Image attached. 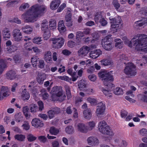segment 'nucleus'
Wrapping results in <instances>:
<instances>
[{"mask_svg":"<svg viewBox=\"0 0 147 147\" xmlns=\"http://www.w3.org/2000/svg\"><path fill=\"white\" fill-rule=\"evenodd\" d=\"M88 78L89 80L91 81L94 82L96 80V77L94 74H91L88 76Z\"/></svg>","mask_w":147,"mask_h":147,"instance_id":"obj_59","label":"nucleus"},{"mask_svg":"<svg viewBox=\"0 0 147 147\" xmlns=\"http://www.w3.org/2000/svg\"><path fill=\"white\" fill-rule=\"evenodd\" d=\"M41 92H42V98L45 100L47 99L49 97V95L48 93L45 92V90L44 89L41 90Z\"/></svg>","mask_w":147,"mask_h":147,"instance_id":"obj_45","label":"nucleus"},{"mask_svg":"<svg viewBox=\"0 0 147 147\" xmlns=\"http://www.w3.org/2000/svg\"><path fill=\"white\" fill-rule=\"evenodd\" d=\"M119 60L120 61H123V63L124 64L125 63V62H124V61H128V58L125 55L122 54L120 55L119 56Z\"/></svg>","mask_w":147,"mask_h":147,"instance_id":"obj_46","label":"nucleus"},{"mask_svg":"<svg viewBox=\"0 0 147 147\" xmlns=\"http://www.w3.org/2000/svg\"><path fill=\"white\" fill-rule=\"evenodd\" d=\"M41 25L42 31H44L49 30L48 28V22L46 20H43L42 22Z\"/></svg>","mask_w":147,"mask_h":147,"instance_id":"obj_28","label":"nucleus"},{"mask_svg":"<svg viewBox=\"0 0 147 147\" xmlns=\"http://www.w3.org/2000/svg\"><path fill=\"white\" fill-rule=\"evenodd\" d=\"M12 34L15 41H20L23 40L22 34L19 29H14L13 31Z\"/></svg>","mask_w":147,"mask_h":147,"instance_id":"obj_10","label":"nucleus"},{"mask_svg":"<svg viewBox=\"0 0 147 147\" xmlns=\"http://www.w3.org/2000/svg\"><path fill=\"white\" fill-rule=\"evenodd\" d=\"M41 37H35L33 40V42L37 44H39L41 43L42 41Z\"/></svg>","mask_w":147,"mask_h":147,"instance_id":"obj_50","label":"nucleus"},{"mask_svg":"<svg viewBox=\"0 0 147 147\" xmlns=\"http://www.w3.org/2000/svg\"><path fill=\"white\" fill-rule=\"evenodd\" d=\"M114 41L116 42L115 47L117 48L121 49L122 48L123 43L120 39L119 38L115 39Z\"/></svg>","mask_w":147,"mask_h":147,"instance_id":"obj_30","label":"nucleus"},{"mask_svg":"<svg viewBox=\"0 0 147 147\" xmlns=\"http://www.w3.org/2000/svg\"><path fill=\"white\" fill-rule=\"evenodd\" d=\"M140 134L143 136H147V129L145 128H142L139 131Z\"/></svg>","mask_w":147,"mask_h":147,"instance_id":"obj_52","label":"nucleus"},{"mask_svg":"<svg viewBox=\"0 0 147 147\" xmlns=\"http://www.w3.org/2000/svg\"><path fill=\"white\" fill-rule=\"evenodd\" d=\"M36 78L38 82L40 84H42L46 78V77L44 74H40L38 75Z\"/></svg>","mask_w":147,"mask_h":147,"instance_id":"obj_27","label":"nucleus"},{"mask_svg":"<svg viewBox=\"0 0 147 147\" xmlns=\"http://www.w3.org/2000/svg\"><path fill=\"white\" fill-rule=\"evenodd\" d=\"M78 88L80 90L86 87V83L84 80H82L78 84Z\"/></svg>","mask_w":147,"mask_h":147,"instance_id":"obj_33","label":"nucleus"},{"mask_svg":"<svg viewBox=\"0 0 147 147\" xmlns=\"http://www.w3.org/2000/svg\"><path fill=\"white\" fill-rule=\"evenodd\" d=\"M30 111L32 113H34L38 110V108L36 105L32 104L30 105Z\"/></svg>","mask_w":147,"mask_h":147,"instance_id":"obj_40","label":"nucleus"},{"mask_svg":"<svg viewBox=\"0 0 147 147\" xmlns=\"http://www.w3.org/2000/svg\"><path fill=\"white\" fill-rule=\"evenodd\" d=\"M36 138L31 134L28 135L27 136V139L28 141L32 142L36 140Z\"/></svg>","mask_w":147,"mask_h":147,"instance_id":"obj_49","label":"nucleus"},{"mask_svg":"<svg viewBox=\"0 0 147 147\" xmlns=\"http://www.w3.org/2000/svg\"><path fill=\"white\" fill-rule=\"evenodd\" d=\"M98 129L99 131L103 134L111 136L114 135L113 132L104 121H100L98 123Z\"/></svg>","mask_w":147,"mask_h":147,"instance_id":"obj_4","label":"nucleus"},{"mask_svg":"<svg viewBox=\"0 0 147 147\" xmlns=\"http://www.w3.org/2000/svg\"><path fill=\"white\" fill-rule=\"evenodd\" d=\"M135 66L132 63H128L124 69V72L126 74L130 76H134L136 74Z\"/></svg>","mask_w":147,"mask_h":147,"instance_id":"obj_6","label":"nucleus"},{"mask_svg":"<svg viewBox=\"0 0 147 147\" xmlns=\"http://www.w3.org/2000/svg\"><path fill=\"white\" fill-rule=\"evenodd\" d=\"M65 131L68 134H72L74 132V128L71 126H68L65 128Z\"/></svg>","mask_w":147,"mask_h":147,"instance_id":"obj_41","label":"nucleus"},{"mask_svg":"<svg viewBox=\"0 0 147 147\" xmlns=\"http://www.w3.org/2000/svg\"><path fill=\"white\" fill-rule=\"evenodd\" d=\"M32 123L33 126L36 127H42L43 126L42 121L38 119H35L32 120Z\"/></svg>","mask_w":147,"mask_h":147,"instance_id":"obj_17","label":"nucleus"},{"mask_svg":"<svg viewBox=\"0 0 147 147\" xmlns=\"http://www.w3.org/2000/svg\"><path fill=\"white\" fill-rule=\"evenodd\" d=\"M38 61V67L40 68H44L45 65L44 61L43 60H39Z\"/></svg>","mask_w":147,"mask_h":147,"instance_id":"obj_62","label":"nucleus"},{"mask_svg":"<svg viewBox=\"0 0 147 147\" xmlns=\"http://www.w3.org/2000/svg\"><path fill=\"white\" fill-rule=\"evenodd\" d=\"M22 127L24 129L26 130H28L29 129L30 126L29 125V123L28 121H25L24 122V123L22 125Z\"/></svg>","mask_w":147,"mask_h":147,"instance_id":"obj_48","label":"nucleus"},{"mask_svg":"<svg viewBox=\"0 0 147 147\" xmlns=\"http://www.w3.org/2000/svg\"><path fill=\"white\" fill-rule=\"evenodd\" d=\"M105 109V104L102 102L99 103L96 110V115L98 117H102L104 116Z\"/></svg>","mask_w":147,"mask_h":147,"instance_id":"obj_8","label":"nucleus"},{"mask_svg":"<svg viewBox=\"0 0 147 147\" xmlns=\"http://www.w3.org/2000/svg\"><path fill=\"white\" fill-rule=\"evenodd\" d=\"M102 53V51L100 49H96L91 51L89 56L90 57L93 59H96Z\"/></svg>","mask_w":147,"mask_h":147,"instance_id":"obj_16","label":"nucleus"},{"mask_svg":"<svg viewBox=\"0 0 147 147\" xmlns=\"http://www.w3.org/2000/svg\"><path fill=\"white\" fill-rule=\"evenodd\" d=\"M87 142L89 145L92 146H95L99 143L98 140L96 138L92 136L88 138Z\"/></svg>","mask_w":147,"mask_h":147,"instance_id":"obj_14","label":"nucleus"},{"mask_svg":"<svg viewBox=\"0 0 147 147\" xmlns=\"http://www.w3.org/2000/svg\"><path fill=\"white\" fill-rule=\"evenodd\" d=\"M32 49L34 53H36V54H39L41 52L40 50L36 47H33Z\"/></svg>","mask_w":147,"mask_h":147,"instance_id":"obj_63","label":"nucleus"},{"mask_svg":"<svg viewBox=\"0 0 147 147\" xmlns=\"http://www.w3.org/2000/svg\"><path fill=\"white\" fill-rule=\"evenodd\" d=\"M29 7V5L27 3H26L21 6L19 8V9L21 11H24L26 8H28Z\"/></svg>","mask_w":147,"mask_h":147,"instance_id":"obj_54","label":"nucleus"},{"mask_svg":"<svg viewBox=\"0 0 147 147\" xmlns=\"http://www.w3.org/2000/svg\"><path fill=\"white\" fill-rule=\"evenodd\" d=\"M84 116L85 118L90 120L92 117V113L90 109H87L84 110L83 112Z\"/></svg>","mask_w":147,"mask_h":147,"instance_id":"obj_21","label":"nucleus"},{"mask_svg":"<svg viewBox=\"0 0 147 147\" xmlns=\"http://www.w3.org/2000/svg\"><path fill=\"white\" fill-rule=\"evenodd\" d=\"M71 12L70 11H68L67 13V14L65 16V20L66 22H68L69 21L71 20Z\"/></svg>","mask_w":147,"mask_h":147,"instance_id":"obj_44","label":"nucleus"},{"mask_svg":"<svg viewBox=\"0 0 147 147\" xmlns=\"http://www.w3.org/2000/svg\"><path fill=\"white\" fill-rule=\"evenodd\" d=\"M75 127L78 131L84 133L87 132L88 128L83 123H80L75 124Z\"/></svg>","mask_w":147,"mask_h":147,"instance_id":"obj_13","label":"nucleus"},{"mask_svg":"<svg viewBox=\"0 0 147 147\" xmlns=\"http://www.w3.org/2000/svg\"><path fill=\"white\" fill-rule=\"evenodd\" d=\"M29 110V109L27 106L24 107L23 108V112L27 119L29 118L30 116V115L28 114Z\"/></svg>","mask_w":147,"mask_h":147,"instance_id":"obj_39","label":"nucleus"},{"mask_svg":"<svg viewBox=\"0 0 147 147\" xmlns=\"http://www.w3.org/2000/svg\"><path fill=\"white\" fill-rule=\"evenodd\" d=\"M16 120L18 122L22 121L23 120V117L21 113H16L15 116Z\"/></svg>","mask_w":147,"mask_h":147,"instance_id":"obj_34","label":"nucleus"},{"mask_svg":"<svg viewBox=\"0 0 147 147\" xmlns=\"http://www.w3.org/2000/svg\"><path fill=\"white\" fill-rule=\"evenodd\" d=\"M9 90L7 87L2 86L1 88L0 100H2L4 97H7L9 95Z\"/></svg>","mask_w":147,"mask_h":147,"instance_id":"obj_11","label":"nucleus"},{"mask_svg":"<svg viewBox=\"0 0 147 147\" xmlns=\"http://www.w3.org/2000/svg\"><path fill=\"white\" fill-rule=\"evenodd\" d=\"M113 3L114 6L116 9H118L120 7V5L118 3L117 0H113Z\"/></svg>","mask_w":147,"mask_h":147,"instance_id":"obj_57","label":"nucleus"},{"mask_svg":"<svg viewBox=\"0 0 147 147\" xmlns=\"http://www.w3.org/2000/svg\"><path fill=\"white\" fill-rule=\"evenodd\" d=\"M37 57L36 56H34L31 58V62L33 66L34 67L36 65V63H35L37 61Z\"/></svg>","mask_w":147,"mask_h":147,"instance_id":"obj_56","label":"nucleus"},{"mask_svg":"<svg viewBox=\"0 0 147 147\" xmlns=\"http://www.w3.org/2000/svg\"><path fill=\"white\" fill-rule=\"evenodd\" d=\"M52 147H59V144L58 142L55 140L52 142L51 143Z\"/></svg>","mask_w":147,"mask_h":147,"instance_id":"obj_64","label":"nucleus"},{"mask_svg":"<svg viewBox=\"0 0 147 147\" xmlns=\"http://www.w3.org/2000/svg\"><path fill=\"white\" fill-rule=\"evenodd\" d=\"M3 36L4 39L6 38H9L10 37V33L9 29L7 28H4L2 31Z\"/></svg>","mask_w":147,"mask_h":147,"instance_id":"obj_25","label":"nucleus"},{"mask_svg":"<svg viewBox=\"0 0 147 147\" xmlns=\"http://www.w3.org/2000/svg\"><path fill=\"white\" fill-rule=\"evenodd\" d=\"M111 35H109L106 36L102 40L101 43L102 47L105 50L110 51L113 48L110 41L111 40Z\"/></svg>","mask_w":147,"mask_h":147,"instance_id":"obj_5","label":"nucleus"},{"mask_svg":"<svg viewBox=\"0 0 147 147\" xmlns=\"http://www.w3.org/2000/svg\"><path fill=\"white\" fill-rule=\"evenodd\" d=\"M52 110L55 115L58 114L60 113V109L57 107H55L53 108L52 109Z\"/></svg>","mask_w":147,"mask_h":147,"instance_id":"obj_58","label":"nucleus"},{"mask_svg":"<svg viewBox=\"0 0 147 147\" xmlns=\"http://www.w3.org/2000/svg\"><path fill=\"white\" fill-rule=\"evenodd\" d=\"M22 96L24 100H28L30 98V94L28 92L26 91V90L25 89L22 92Z\"/></svg>","mask_w":147,"mask_h":147,"instance_id":"obj_31","label":"nucleus"},{"mask_svg":"<svg viewBox=\"0 0 147 147\" xmlns=\"http://www.w3.org/2000/svg\"><path fill=\"white\" fill-rule=\"evenodd\" d=\"M44 32L43 34V37L44 40H47L51 36L50 32L49 30L43 31Z\"/></svg>","mask_w":147,"mask_h":147,"instance_id":"obj_35","label":"nucleus"},{"mask_svg":"<svg viewBox=\"0 0 147 147\" xmlns=\"http://www.w3.org/2000/svg\"><path fill=\"white\" fill-rule=\"evenodd\" d=\"M21 29L24 32L28 34H31L33 30L32 28L29 26L23 27Z\"/></svg>","mask_w":147,"mask_h":147,"instance_id":"obj_26","label":"nucleus"},{"mask_svg":"<svg viewBox=\"0 0 147 147\" xmlns=\"http://www.w3.org/2000/svg\"><path fill=\"white\" fill-rule=\"evenodd\" d=\"M18 75L15 71L11 70L6 74V77L8 79L13 80L17 78Z\"/></svg>","mask_w":147,"mask_h":147,"instance_id":"obj_15","label":"nucleus"},{"mask_svg":"<svg viewBox=\"0 0 147 147\" xmlns=\"http://www.w3.org/2000/svg\"><path fill=\"white\" fill-rule=\"evenodd\" d=\"M49 26L50 29L53 30L56 28V21L54 19H51L49 22Z\"/></svg>","mask_w":147,"mask_h":147,"instance_id":"obj_36","label":"nucleus"},{"mask_svg":"<svg viewBox=\"0 0 147 147\" xmlns=\"http://www.w3.org/2000/svg\"><path fill=\"white\" fill-rule=\"evenodd\" d=\"M14 138L20 141H24L25 136L22 134H17L14 136Z\"/></svg>","mask_w":147,"mask_h":147,"instance_id":"obj_38","label":"nucleus"},{"mask_svg":"<svg viewBox=\"0 0 147 147\" xmlns=\"http://www.w3.org/2000/svg\"><path fill=\"white\" fill-rule=\"evenodd\" d=\"M87 100L88 102L90 103L91 105H94L96 103V100L95 99L90 97L88 98Z\"/></svg>","mask_w":147,"mask_h":147,"instance_id":"obj_55","label":"nucleus"},{"mask_svg":"<svg viewBox=\"0 0 147 147\" xmlns=\"http://www.w3.org/2000/svg\"><path fill=\"white\" fill-rule=\"evenodd\" d=\"M90 49V48L87 46H84L78 51V54L80 57L85 56L88 53Z\"/></svg>","mask_w":147,"mask_h":147,"instance_id":"obj_12","label":"nucleus"},{"mask_svg":"<svg viewBox=\"0 0 147 147\" xmlns=\"http://www.w3.org/2000/svg\"><path fill=\"white\" fill-rule=\"evenodd\" d=\"M53 44L56 45V48H60L64 43V40L62 37L54 38L51 39Z\"/></svg>","mask_w":147,"mask_h":147,"instance_id":"obj_9","label":"nucleus"},{"mask_svg":"<svg viewBox=\"0 0 147 147\" xmlns=\"http://www.w3.org/2000/svg\"><path fill=\"white\" fill-rule=\"evenodd\" d=\"M44 59L47 62L52 60L51 53L50 51H48L45 52L44 55Z\"/></svg>","mask_w":147,"mask_h":147,"instance_id":"obj_22","label":"nucleus"},{"mask_svg":"<svg viewBox=\"0 0 147 147\" xmlns=\"http://www.w3.org/2000/svg\"><path fill=\"white\" fill-rule=\"evenodd\" d=\"M88 130H92L95 126V123L94 121H91L88 123Z\"/></svg>","mask_w":147,"mask_h":147,"instance_id":"obj_42","label":"nucleus"},{"mask_svg":"<svg viewBox=\"0 0 147 147\" xmlns=\"http://www.w3.org/2000/svg\"><path fill=\"white\" fill-rule=\"evenodd\" d=\"M45 5H36L32 6L27 12L22 14V18L26 22H32L36 21V18L41 15L46 9Z\"/></svg>","mask_w":147,"mask_h":147,"instance_id":"obj_1","label":"nucleus"},{"mask_svg":"<svg viewBox=\"0 0 147 147\" xmlns=\"http://www.w3.org/2000/svg\"><path fill=\"white\" fill-rule=\"evenodd\" d=\"M58 29L60 32H64L66 30V28L64 25L63 20H60L58 23Z\"/></svg>","mask_w":147,"mask_h":147,"instance_id":"obj_23","label":"nucleus"},{"mask_svg":"<svg viewBox=\"0 0 147 147\" xmlns=\"http://www.w3.org/2000/svg\"><path fill=\"white\" fill-rule=\"evenodd\" d=\"M98 74L105 86L111 88L114 86V85L111 83L113 80V76L110 72L104 70L99 73Z\"/></svg>","mask_w":147,"mask_h":147,"instance_id":"obj_3","label":"nucleus"},{"mask_svg":"<svg viewBox=\"0 0 147 147\" xmlns=\"http://www.w3.org/2000/svg\"><path fill=\"white\" fill-rule=\"evenodd\" d=\"M67 99H69L71 97V95L70 91V87L67 85H65L64 86Z\"/></svg>","mask_w":147,"mask_h":147,"instance_id":"obj_29","label":"nucleus"},{"mask_svg":"<svg viewBox=\"0 0 147 147\" xmlns=\"http://www.w3.org/2000/svg\"><path fill=\"white\" fill-rule=\"evenodd\" d=\"M48 113L49 117L50 119L53 118L55 115L52 110L48 111Z\"/></svg>","mask_w":147,"mask_h":147,"instance_id":"obj_60","label":"nucleus"},{"mask_svg":"<svg viewBox=\"0 0 147 147\" xmlns=\"http://www.w3.org/2000/svg\"><path fill=\"white\" fill-rule=\"evenodd\" d=\"M114 92L115 94L119 95L122 94L123 93V90L119 87H117L114 91Z\"/></svg>","mask_w":147,"mask_h":147,"instance_id":"obj_43","label":"nucleus"},{"mask_svg":"<svg viewBox=\"0 0 147 147\" xmlns=\"http://www.w3.org/2000/svg\"><path fill=\"white\" fill-rule=\"evenodd\" d=\"M102 90L105 96L109 97L111 96L112 95L110 90H107L103 88H102Z\"/></svg>","mask_w":147,"mask_h":147,"instance_id":"obj_47","label":"nucleus"},{"mask_svg":"<svg viewBox=\"0 0 147 147\" xmlns=\"http://www.w3.org/2000/svg\"><path fill=\"white\" fill-rule=\"evenodd\" d=\"M60 3V0H54L50 5V8L52 9H56L59 6Z\"/></svg>","mask_w":147,"mask_h":147,"instance_id":"obj_24","label":"nucleus"},{"mask_svg":"<svg viewBox=\"0 0 147 147\" xmlns=\"http://www.w3.org/2000/svg\"><path fill=\"white\" fill-rule=\"evenodd\" d=\"M147 25V18H145L141 20L137 21L135 22L134 24V27H136L137 26H142L143 25L146 26Z\"/></svg>","mask_w":147,"mask_h":147,"instance_id":"obj_18","label":"nucleus"},{"mask_svg":"<svg viewBox=\"0 0 147 147\" xmlns=\"http://www.w3.org/2000/svg\"><path fill=\"white\" fill-rule=\"evenodd\" d=\"M50 133L52 135H56L59 132V130L54 127H50L49 131Z\"/></svg>","mask_w":147,"mask_h":147,"instance_id":"obj_37","label":"nucleus"},{"mask_svg":"<svg viewBox=\"0 0 147 147\" xmlns=\"http://www.w3.org/2000/svg\"><path fill=\"white\" fill-rule=\"evenodd\" d=\"M131 45L136 46L137 51L146 53L147 52V35L144 34H138L130 41Z\"/></svg>","mask_w":147,"mask_h":147,"instance_id":"obj_2","label":"nucleus"},{"mask_svg":"<svg viewBox=\"0 0 147 147\" xmlns=\"http://www.w3.org/2000/svg\"><path fill=\"white\" fill-rule=\"evenodd\" d=\"M62 53L65 55L69 56L71 54V52L67 49H65L62 51Z\"/></svg>","mask_w":147,"mask_h":147,"instance_id":"obj_61","label":"nucleus"},{"mask_svg":"<svg viewBox=\"0 0 147 147\" xmlns=\"http://www.w3.org/2000/svg\"><path fill=\"white\" fill-rule=\"evenodd\" d=\"M56 96L57 97L56 99L59 101L62 102L66 98V96L64 95H62V92L59 90L55 94V96Z\"/></svg>","mask_w":147,"mask_h":147,"instance_id":"obj_19","label":"nucleus"},{"mask_svg":"<svg viewBox=\"0 0 147 147\" xmlns=\"http://www.w3.org/2000/svg\"><path fill=\"white\" fill-rule=\"evenodd\" d=\"M109 19L111 23V26L112 28H118L119 25H122V20L120 17L118 16L114 18L110 17Z\"/></svg>","mask_w":147,"mask_h":147,"instance_id":"obj_7","label":"nucleus"},{"mask_svg":"<svg viewBox=\"0 0 147 147\" xmlns=\"http://www.w3.org/2000/svg\"><path fill=\"white\" fill-rule=\"evenodd\" d=\"M38 139L40 142L43 143H45L47 140V138L44 136H39Z\"/></svg>","mask_w":147,"mask_h":147,"instance_id":"obj_53","label":"nucleus"},{"mask_svg":"<svg viewBox=\"0 0 147 147\" xmlns=\"http://www.w3.org/2000/svg\"><path fill=\"white\" fill-rule=\"evenodd\" d=\"M59 89L58 88L57 86H56L52 88V90L51 91V92L52 93V97L53 98H54L55 96V94H56V93L59 91Z\"/></svg>","mask_w":147,"mask_h":147,"instance_id":"obj_51","label":"nucleus"},{"mask_svg":"<svg viewBox=\"0 0 147 147\" xmlns=\"http://www.w3.org/2000/svg\"><path fill=\"white\" fill-rule=\"evenodd\" d=\"M103 18L100 13H98L95 15L94 17V19L95 22L98 23Z\"/></svg>","mask_w":147,"mask_h":147,"instance_id":"obj_32","label":"nucleus"},{"mask_svg":"<svg viewBox=\"0 0 147 147\" xmlns=\"http://www.w3.org/2000/svg\"><path fill=\"white\" fill-rule=\"evenodd\" d=\"M101 64L105 66L110 65L113 63V61L109 58H105L100 61Z\"/></svg>","mask_w":147,"mask_h":147,"instance_id":"obj_20","label":"nucleus"}]
</instances>
